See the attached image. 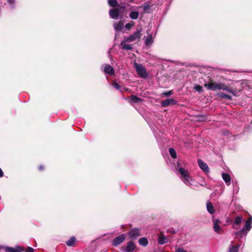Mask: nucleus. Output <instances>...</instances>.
Wrapping results in <instances>:
<instances>
[{
	"mask_svg": "<svg viewBox=\"0 0 252 252\" xmlns=\"http://www.w3.org/2000/svg\"><path fill=\"white\" fill-rule=\"evenodd\" d=\"M178 175L182 181L187 186L191 189H194L198 187V184L200 186L206 187L207 184L204 181V178L200 183H198L190 175V173L188 170L185 169L183 167H179L178 169Z\"/></svg>",
	"mask_w": 252,
	"mask_h": 252,
	"instance_id": "nucleus-1",
	"label": "nucleus"
},
{
	"mask_svg": "<svg viewBox=\"0 0 252 252\" xmlns=\"http://www.w3.org/2000/svg\"><path fill=\"white\" fill-rule=\"evenodd\" d=\"M135 68L138 75L143 78H146L148 76L145 68L141 64L135 63L134 64Z\"/></svg>",
	"mask_w": 252,
	"mask_h": 252,
	"instance_id": "nucleus-2",
	"label": "nucleus"
},
{
	"mask_svg": "<svg viewBox=\"0 0 252 252\" xmlns=\"http://www.w3.org/2000/svg\"><path fill=\"white\" fill-rule=\"evenodd\" d=\"M142 30L141 29L137 30L133 34L125 37V41L126 42H132L139 39L141 35Z\"/></svg>",
	"mask_w": 252,
	"mask_h": 252,
	"instance_id": "nucleus-3",
	"label": "nucleus"
},
{
	"mask_svg": "<svg viewBox=\"0 0 252 252\" xmlns=\"http://www.w3.org/2000/svg\"><path fill=\"white\" fill-rule=\"evenodd\" d=\"M135 248L136 246L134 243L130 241L127 243L126 247H122L121 251L123 252H132L135 250Z\"/></svg>",
	"mask_w": 252,
	"mask_h": 252,
	"instance_id": "nucleus-4",
	"label": "nucleus"
},
{
	"mask_svg": "<svg viewBox=\"0 0 252 252\" xmlns=\"http://www.w3.org/2000/svg\"><path fill=\"white\" fill-rule=\"evenodd\" d=\"M213 228L214 231L220 234L223 231V229L219 225V223L220 222L219 219H213Z\"/></svg>",
	"mask_w": 252,
	"mask_h": 252,
	"instance_id": "nucleus-5",
	"label": "nucleus"
},
{
	"mask_svg": "<svg viewBox=\"0 0 252 252\" xmlns=\"http://www.w3.org/2000/svg\"><path fill=\"white\" fill-rule=\"evenodd\" d=\"M218 90H222L223 91H226L230 93H231L233 94L234 96L237 95V91L234 90L232 88H229L224 83H219Z\"/></svg>",
	"mask_w": 252,
	"mask_h": 252,
	"instance_id": "nucleus-6",
	"label": "nucleus"
},
{
	"mask_svg": "<svg viewBox=\"0 0 252 252\" xmlns=\"http://www.w3.org/2000/svg\"><path fill=\"white\" fill-rule=\"evenodd\" d=\"M128 235L130 238L136 239L140 235V230L138 228H134L128 232Z\"/></svg>",
	"mask_w": 252,
	"mask_h": 252,
	"instance_id": "nucleus-7",
	"label": "nucleus"
},
{
	"mask_svg": "<svg viewBox=\"0 0 252 252\" xmlns=\"http://www.w3.org/2000/svg\"><path fill=\"white\" fill-rule=\"evenodd\" d=\"M5 252H21L24 251V249L19 246H16L14 248L8 246L3 247Z\"/></svg>",
	"mask_w": 252,
	"mask_h": 252,
	"instance_id": "nucleus-8",
	"label": "nucleus"
},
{
	"mask_svg": "<svg viewBox=\"0 0 252 252\" xmlns=\"http://www.w3.org/2000/svg\"><path fill=\"white\" fill-rule=\"evenodd\" d=\"M121 13L120 8L112 9L109 11L110 17L113 19H117Z\"/></svg>",
	"mask_w": 252,
	"mask_h": 252,
	"instance_id": "nucleus-9",
	"label": "nucleus"
},
{
	"mask_svg": "<svg viewBox=\"0 0 252 252\" xmlns=\"http://www.w3.org/2000/svg\"><path fill=\"white\" fill-rule=\"evenodd\" d=\"M219 85V84H218L215 82L211 81L209 83H205L204 86L208 90L216 91L218 90Z\"/></svg>",
	"mask_w": 252,
	"mask_h": 252,
	"instance_id": "nucleus-10",
	"label": "nucleus"
},
{
	"mask_svg": "<svg viewBox=\"0 0 252 252\" xmlns=\"http://www.w3.org/2000/svg\"><path fill=\"white\" fill-rule=\"evenodd\" d=\"M243 218L242 216H237L235 218V219L232 224V227L235 229H239L240 227V224L242 222V221H243Z\"/></svg>",
	"mask_w": 252,
	"mask_h": 252,
	"instance_id": "nucleus-11",
	"label": "nucleus"
},
{
	"mask_svg": "<svg viewBox=\"0 0 252 252\" xmlns=\"http://www.w3.org/2000/svg\"><path fill=\"white\" fill-rule=\"evenodd\" d=\"M104 73L110 75H113L115 74V70L113 67L109 64H104V68L103 69Z\"/></svg>",
	"mask_w": 252,
	"mask_h": 252,
	"instance_id": "nucleus-12",
	"label": "nucleus"
},
{
	"mask_svg": "<svg viewBox=\"0 0 252 252\" xmlns=\"http://www.w3.org/2000/svg\"><path fill=\"white\" fill-rule=\"evenodd\" d=\"M252 217L251 216L246 221L245 227L243 228H245V234L246 236L247 233L251 230L252 228Z\"/></svg>",
	"mask_w": 252,
	"mask_h": 252,
	"instance_id": "nucleus-13",
	"label": "nucleus"
},
{
	"mask_svg": "<svg viewBox=\"0 0 252 252\" xmlns=\"http://www.w3.org/2000/svg\"><path fill=\"white\" fill-rule=\"evenodd\" d=\"M125 239V235L124 234L120 235V236L115 238L113 241V245L117 246L120 244Z\"/></svg>",
	"mask_w": 252,
	"mask_h": 252,
	"instance_id": "nucleus-14",
	"label": "nucleus"
},
{
	"mask_svg": "<svg viewBox=\"0 0 252 252\" xmlns=\"http://www.w3.org/2000/svg\"><path fill=\"white\" fill-rule=\"evenodd\" d=\"M177 103V101L173 98L166 99L162 100L161 104L163 107H167L169 105H174Z\"/></svg>",
	"mask_w": 252,
	"mask_h": 252,
	"instance_id": "nucleus-15",
	"label": "nucleus"
},
{
	"mask_svg": "<svg viewBox=\"0 0 252 252\" xmlns=\"http://www.w3.org/2000/svg\"><path fill=\"white\" fill-rule=\"evenodd\" d=\"M198 165L199 167L205 173H209V168L208 165L205 163L202 160L198 159Z\"/></svg>",
	"mask_w": 252,
	"mask_h": 252,
	"instance_id": "nucleus-16",
	"label": "nucleus"
},
{
	"mask_svg": "<svg viewBox=\"0 0 252 252\" xmlns=\"http://www.w3.org/2000/svg\"><path fill=\"white\" fill-rule=\"evenodd\" d=\"M149 31H147V33L148 34L146 37H144L145 44L146 46L151 45L153 42L152 38V34L149 33Z\"/></svg>",
	"mask_w": 252,
	"mask_h": 252,
	"instance_id": "nucleus-17",
	"label": "nucleus"
},
{
	"mask_svg": "<svg viewBox=\"0 0 252 252\" xmlns=\"http://www.w3.org/2000/svg\"><path fill=\"white\" fill-rule=\"evenodd\" d=\"M169 239L163 234L160 233L158 236V243L159 245H163L168 243Z\"/></svg>",
	"mask_w": 252,
	"mask_h": 252,
	"instance_id": "nucleus-18",
	"label": "nucleus"
},
{
	"mask_svg": "<svg viewBox=\"0 0 252 252\" xmlns=\"http://www.w3.org/2000/svg\"><path fill=\"white\" fill-rule=\"evenodd\" d=\"M222 177L224 181L225 182L226 185L229 186L230 185V177L228 174L222 173Z\"/></svg>",
	"mask_w": 252,
	"mask_h": 252,
	"instance_id": "nucleus-19",
	"label": "nucleus"
},
{
	"mask_svg": "<svg viewBox=\"0 0 252 252\" xmlns=\"http://www.w3.org/2000/svg\"><path fill=\"white\" fill-rule=\"evenodd\" d=\"M206 207L207 211L211 215L214 214L215 212V210L212 204L210 201L207 202L206 204Z\"/></svg>",
	"mask_w": 252,
	"mask_h": 252,
	"instance_id": "nucleus-20",
	"label": "nucleus"
},
{
	"mask_svg": "<svg viewBox=\"0 0 252 252\" xmlns=\"http://www.w3.org/2000/svg\"><path fill=\"white\" fill-rule=\"evenodd\" d=\"M126 41L125 40L121 43L122 48L124 50H132V46L131 45L126 44Z\"/></svg>",
	"mask_w": 252,
	"mask_h": 252,
	"instance_id": "nucleus-21",
	"label": "nucleus"
},
{
	"mask_svg": "<svg viewBox=\"0 0 252 252\" xmlns=\"http://www.w3.org/2000/svg\"><path fill=\"white\" fill-rule=\"evenodd\" d=\"M138 242L139 244L143 247H146L148 244V240L146 237H142L139 239Z\"/></svg>",
	"mask_w": 252,
	"mask_h": 252,
	"instance_id": "nucleus-22",
	"label": "nucleus"
},
{
	"mask_svg": "<svg viewBox=\"0 0 252 252\" xmlns=\"http://www.w3.org/2000/svg\"><path fill=\"white\" fill-rule=\"evenodd\" d=\"M114 27L116 31H120L123 29L124 24L122 22H119L115 23Z\"/></svg>",
	"mask_w": 252,
	"mask_h": 252,
	"instance_id": "nucleus-23",
	"label": "nucleus"
},
{
	"mask_svg": "<svg viewBox=\"0 0 252 252\" xmlns=\"http://www.w3.org/2000/svg\"><path fill=\"white\" fill-rule=\"evenodd\" d=\"M130 101L134 103H140L142 101V99L139 97H137L135 95H132L130 97Z\"/></svg>",
	"mask_w": 252,
	"mask_h": 252,
	"instance_id": "nucleus-24",
	"label": "nucleus"
},
{
	"mask_svg": "<svg viewBox=\"0 0 252 252\" xmlns=\"http://www.w3.org/2000/svg\"><path fill=\"white\" fill-rule=\"evenodd\" d=\"M232 243V242H231V244L229 246V252H238L240 248V245H237L236 246H233Z\"/></svg>",
	"mask_w": 252,
	"mask_h": 252,
	"instance_id": "nucleus-25",
	"label": "nucleus"
},
{
	"mask_svg": "<svg viewBox=\"0 0 252 252\" xmlns=\"http://www.w3.org/2000/svg\"><path fill=\"white\" fill-rule=\"evenodd\" d=\"M139 12L138 11H133L130 13L129 17L133 20H136L139 16Z\"/></svg>",
	"mask_w": 252,
	"mask_h": 252,
	"instance_id": "nucleus-26",
	"label": "nucleus"
},
{
	"mask_svg": "<svg viewBox=\"0 0 252 252\" xmlns=\"http://www.w3.org/2000/svg\"><path fill=\"white\" fill-rule=\"evenodd\" d=\"M75 241V237L74 236H72L67 241H66V244L69 247L73 246Z\"/></svg>",
	"mask_w": 252,
	"mask_h": 252,
	"instance_id": "nucleus-27",
	"label": "nucleus"
},
{
	"mask_svg": "<svg viewBox=\"0 0 252 252\" xmlns=\"http://www.w3.org/2000/svg\"><path fill=\"white\" fill-rule=\"evenodd\" d=\"M7 1L10 9H14L15 8L16 0H7Z\"/></svg>",
	"mask_w": 252,
	"mask_h": 252,
	"instance_id": "nucleus-28",
	"label": "nucleus"
},
{
	"mask_svg": "<svg viewBox=\"0 0 252 252\" xmlns=\"http://www.w3.org/2000/svg\"><path fill=\"white\" fill-rule=\"evenodd\" d=\"M169 152L172 158H177L176 152L173 148H169Z\"/></svg>",
	"mask_w": 252,
	"mask_h": 252,
	"instance_id": "nucleus-29",
	"label": "nucleus"
},
{
	"mask_svg": "<svg viewBox=\"0 0 252 252\" xmlns=\"http://www.w3.org/2000/svg\"><path fill=\"white\" fill-rule=\"evenodd\" d=\"M218 95L222 98H225L228 100H231L232 99V97L230 95L228 94H226L223 93H220L218 94Z\"/></svg>",
	"mask_w": 252,
	"mask_h": 252,
	"instance_id": "nucleus-30",
	"label": "nucleus"
},
{
	"mask_svg": "<svg viewBox=\"0 0 252 252\" xmlns=\"http://www.w3.org/2000/svg\"><path fill=\"white\" fill-rule=\"evenodd\" d=\"M142 6L145 11H146L147 13L149 12L151 6L149 3H145L144 4H143Z\"/></svg>",
	"mask_w": 252,
	"mask_h": 252,
	"instance_id": "nucleus-31",
	"label": "nucleus"
},
{
	"mask_svg": "<svg viewBox=\"0 0 252 252\" xmlns=\"http://www.w3.org/2000/svg\"><path fill=\"white\" fill-rule=\"evenodd\" d=\"M245 232V228H242L239 230L238 231L236 232L235 234L237 237L240 236V238H242L244 236V233Z\"/></svg>",
	"mask_w": 252,
	"mask_h": 252,
	"instance_id": "nucleus-32",
	"label": "nucleus"
},
{
	"mask_svg": "<svg viewBox=\"0 0 252 252\" xmlns=\"http://www.w3.org/2000/svg\"><path fill=\"white\" fill-rule=\"evenodd\" d=\"M108 3L112 7H116L118 5V2L116 0H109Z\"/></svg>",
	"mask_w": 252,
	"mask_h": 252,
	"instance_id": "nucleus-33",
	"label": "nucleus"
},
{
	"mask_svg": "<svg viewBox=\"0 0 252 252\" xmlns=\"http://www.w3.org/2000/svg\"><path fill=\"white\" fill-rule=\"evenodd\" d=\"M112 86H113L114 88H115L116 90L120 91L121 92H122V87L121 86L119 85V84L118 83H117L116 82H114L113 83V84H112Z\"/></svg>",
	"mask_w": 252,
	"mask_h": 252,
	"instance_id": "nucleus-34",
	"label": "nucleus"
},
{
	"mask_svg": "<svg viewBox=\"0 0 252 252\" xmlns=\"http://www.w3.org/2000/svg\"><path fill=\"white\" fill-rule=\"evenodd\" d=\"M194 89L199 93H201L203 91L202 87L199 85H195L194 87Z\"/></svg>",
	"mask_w": 252,
	"mask_h": 252,
	"instance_id": "nucleus-35",
	"label": "nucleus"
},
{
	"mask_svg": "<svg viewBox=\"0 0 252 252\" xmlns=\"http://www.w3.org/2000/svg\"><path fill=\"white\" fill-rule=\"evenodd\" d=\"M134 26V22H132L131 23H127L126 26H125V27L127 29V30H129L133 26Z\"/></svg>",
	"mask_w": 252,
	"mask_h": 252,
	"instance_id": "nucleus-36",
	"label": "nucleus"
},
{
	"mask_svg": "<svg viewBox=\"0 0 252 252\" xmlns=\"http://www.w3.org/2000/svg\"><path fill=\"white\" fill-rule=\"evenodd\" d=\"M172 94V91H168V92H164L163 93V94L166 96H168L171 94Z\"/></svg>",
	"mask_w": 252,
	"mask_h": 252,
	"instance_id": "nucleus-37",
	"label": "nucleus"
},
{
	"mask_svg": "<svg viewBox=\"0 0 252 252\" xmlns=\"http://www.w3.org/2000/svg\"><path fill=\"white\" fill-rule=\"evenodd\" d=\"M25 252H34V249L32 247H28L27 250Z\"/></svg>",
	"mask_w": 252,
	"mask_h": 252,
	"instance_id": "nucleus-38",
	"label": "nucleus"
},
{
	"mask_svg": "<svg viewBox=\"0 0 252 252\" xmlns=\"http://www.w3.org/2000/svg\"><path fill=\"white\" fill-rule=\"evenodd\" d=\"M176 252H188L187 251L184 250L183 248H178L176 250Z\"/></svg>",
	"mask_w": 252,
	"mask_h": 252,
	"instance_id": "nucleus-39",
	"label": "nucleus"
},
{
	"mask_svg": "<svg viewBox=\"0 0 252 252\" xmlns=\"http://www.w3.org/2000/svg\"><path fill=\"white\" fill-rule=\"evenodd\" d=\"M3 175V171H2L1 169L0 168V177H2Z\"/></svg>",
	"mask_w": 252,
	"mask_h": 252,
	"instance_id": "nucleus-40",
	"label": "nucleus"
},
{
	"mask_svg": "<svg viewBox=\"0 0 252 252\" xmlns=\"http://www.w3.org/2000/svg\"><path fill=\"white\" fill-rule=\"evenodd\" d=\"M38 169H39V170H42L44 169V167L42 165H40L38 167Z\"/></svg>",
	"mask_w": 252,
	"mask_h": 252,
	"instance_id": "nucleus-41",
	"label": "nucleus"
},
{
	"mask_svg": "<svg viewBox=\"0 0 252 252\" xmlns=\"http://www.w3.org/2000/svg\"><path fill=\"white\" fill-rule=\"evenodd\" d=\"M134 0H129L130 1L132 2Z\"/></svg>",
	"mask_w": 252,
	"mask_h": 252,
	"instance_id": "nucleus-42",
	"label": "nucleus"
}]
</instances>
